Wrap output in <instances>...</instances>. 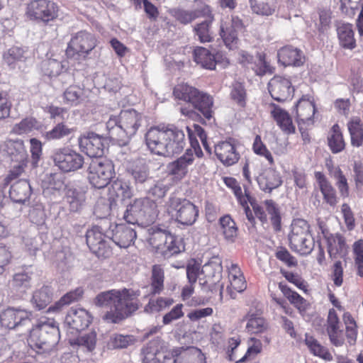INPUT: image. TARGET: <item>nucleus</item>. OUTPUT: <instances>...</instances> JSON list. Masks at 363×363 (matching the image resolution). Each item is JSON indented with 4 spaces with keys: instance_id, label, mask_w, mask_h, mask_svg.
<instances>
[{
    "instance_id": "obj_1",
    "label": "nucleus",
    "mask_w": 363,
    "mask_h": 363,
    "mask_svg": "<svg viewBox=\"0 0 363 363\" xmlns=\"http://www.w3.org/2000/svg\"><path fill=\"white\" fill-rule=\"evenodd\" d=\"M139 294L132 289L109 290L99 294L94 303L108 310L103 320L109 323H119L138 309Z\"/></svg>"
},
{
    "instance_id": "obj_2",
    "label": "nucleus",
    "mask_w": 363,
    "mask_h": 363,
    "mask_svg": "<svg viewBox=\"0 0 363 363\" xmlns=\"http://www.w3.org/2000/svg\"><path fill=\"white\" fill-rule=\"evenodd\" d=\"M173 94L175 98L188 102L192 107L181 108V113L183 115L192 119L199 117L201 121H209L213 118V99L209 94L186 84H177L174 89Z\"/></svg>"
},
{
    "instance_id": "obj_3",
    "label": "nucleus",
    "mask_w": 363,
    "mask_h": 363,
    "mask_svg": "<svg viewBox=\"0 0 363 363\" xmlns=\"http://www.w3.org/2000/svg\"><path fill=\"white\" fill-rule=\"evenodd\" d=\"M60 340V331L54 320L40 321L30 333V346L40 354H49Z\"/></svg>"
},
{
    "instance_id": "obj_4",
    "label": "nucleus",
    "mask_w": 363,
    "mask_h": 363,
    "mask_svg": "<svg viewBox=\"0 0 363 363\" xmlns=\"http://www.w3.org/2000/svg\"><path fill=\"white\" fill-rule=\"evenodd\" d=\"M157 216L156 203L147 197L135 199L127 206L123 219L130 224L154 223Z\"/></svg>"
},
{
    "instance_id": "obj_5",
    "label": "nucleus",
    "mask_w": 363,
    "mask_h": 363,
    "mask_svg": "<svg viewBox=\"0 0 363 363\" xmlns=\"http://www.w3.org/2000/svg\"><path fill=\"white\" fill-rule=\"evenodd\" d=\"M290 247L301 255H309L314 248L315 241L310 230V225L303 219L294 220L289 235Z\"/></svg>"
},
{
    "instance_id": "obj_6",
    "label": "nucleus",
    "mask_w": 363,
    "mask_h": 363,
    "mask_svg": "<svg viewBox=\"0 0 363 363\" xmlns=\"http://www.w3.org/2000/svg\"><path fill=\"white\" fill-rule=\"evenodd\" d=\"M149 244L164 257H169L182 252L184 246L179 239L165 230L156 227L148 229Z\"/></svg>"
},
{
    "instance_id": "obj_7",
    "label": "nucleus",
    "mask_w": 363,
    "mask_h": 363,
    "mask_svg": "<svg viewBox=\"0 0 363 363\" xmlns=\"http://www.w3.org/2000/svg\"><path fill=\"white\" fill-rule=\"evenodd\" d=\"M88 179L90 184L97 189L106 187L115 174L111 161L105 158L92 159L89 164Z\"/></svg>"
},
{
    "instance_id": "obj_8",
    "label": "nucleus",
    "mask_w": 363,
    "mask_h": 363,
    "mask_svg": "<svg viewBox=\"0 0 363 363\" xmlns=\"http://www.w3.org/2000/svg\"><path fill=\"white\" fill-rule=\"evenodd\" d=\"M51 158L55 166L65 173L77 171L85 163L82 155L67 147L54 150Z\"/></svg>"
},
{
    "instance_id": "obj_9",
    "label": "nucleus",
    "mask_w": 363,
    "mask_h": 363,
    "mask_svg": "<svg viewBox=\"0 0 363 363\" xmlns=\"http://www.w3.org/2000/svg\"><path fill=\"white\" fill-rule=\"evenodd\" d=\"M96 46V39L94 35L86 31L77 33L70 40L66 55L74 57L76 54L86 57Z\"/></svg>"
},
{
    "instance_id": "obj_10",
    "label": "nucleus",
    "mask_w": 363,
    "mask_h": 363,
    "mask_svg": "<svg viewBox=\"0 0 363 363\" xmlns=\"http://www.w3.org/2000/svg\"><path fill=\"white\" fill-rule=\"evenodd\" d=\"M169 207L177 211L176 220L184 225H193L199 216L198 208L186 199L170 198Z\"/></svg>"
},
{
    "instance_id": "obj_11",
    "label": "nucleus",
    "mask_w": 363,
    "mask_h": 363,
    "mask_svg": "<svg viewBox=\"0 0 363 363\" xmlns=\"http://www.w3.org/2000/svg\"><path fill=\"white\" fill-rule=\"evenodd\" d=\"M167 126L151 128L145 134L146 145L150 150L158 155L169 157Z\"/></svg>"
},
{
    "instance_id": "obj_12",
    "label": "nucleus",
    "mask_w": 363,
    "mask_h": 363,
    "mask_svg": "<svg viewBox=\"0 0 363 363\" xmlns=\"http://www.w3.org/2000/svg\"><path fill=\"white\" fill-rule=\"evenodd\" d=\"M31 312L20 308H8L0 313V324L7 329L30 326Z\"/></svg>"
},
{
    "instance_id": "obj_13",
    "label": "nucleus",
    "mask_w": 363,
    "mask_h": 363,
    "mask_svg": "<svg viewBox=\"0 0 363 363\" xmlns=\"http://www.w3.org/2000/svg\"><path fill=\"white\" fill-rule=\"evenodd\" d=\"M55 3L48 0H33L27 6V15L30 19L48 22L57 16Z\"/></svg>"
},
{
    "instance_id": "obj_14",
    "label": "nucleus",
    "mask_w": 363,
    "mask_h": 363,
    "mask_svg": "<svg viewBox=\"0 0 363 363\" xmlns=\"http://www.w3.org/2000/svg\"><path fill=\"white\" fill-rule=\"evenodd\" d=\"M144 363H182L180 357L172 359L169 354L163 350L158 340H152L143 349ZM173 356H179L177 350L173 353Z\"/></svg>"
},
{
    "instance_id": "obj_15",
    "label": "nucleus",
    "mask_w": 363,
    "mask_h": 363,
    "mask_svg": "<svg viewBox=\"0 0 363 363\" xmlns=\"http://www.w3.org/2000/svg\"><path fill=\"white\" fill-rule=\"evenodd\" d=\"M107 145L106 138L89 132L79 138V146L90 157L102 158Z\"/></svg>"
},
{
    "instance_id": "obj_16",
    "label": "nucleus",
    "mask_w": 363,
    "mask_h": 363,
    "mask_svg": "<svg viewBox=\"0 0 363 363\" xmlns=\"http://www.w3.org/2000/svg\"><path fill=\"white\" fill-rule=\"evenodd\" d=\"M0 155L14 162L27 161L28 154L22 140H8L0 143Z\"/></svg>"
},
{
    "instance_id": "obj_17",
    "label": "nucleus",
    "mask_w": 363,
    "mask_h": 363,
    "mask_svg": "<svg viewBox=\"0 0 363 363\" xmlns=\"http://www.w3.org/2000/svg\"><path fill=\"white\" fill-rule=\"evenodd\" d=\"M106 238H108L107 234L104 235L101 228L99 226H94L86 233L88 247L98 257H104L110 252Z\"/></svg>"
},
{
    "instance_id": "obj_18",
    "label": "nucleus",
    "mask_w": 363,
    "mask_h": 363,
    "mask_svg": "<svg viewBox=\"0 0 363 363\" xmlns=\"http://www.w3.org/2000/svg\"><path fill=\"white\" fill-rule=\"evenodd\" d=\"M268 88L272 97L279 102L289 99L294 91L291 81L281 76H274L271 79Z\"/></svg>"
},
{
    "instance_id": "obj_19",
    "label": "nucleus",
    "mask_w": 363,
    "mask_h": 363,
    "mask_svg": "<svg viewBox=\"0 0 363 363\" xmlns=\"http://www.w3.org/2000/svg\"><path fill=\"white\" fill-rule=\"evenodd\" d=\"M120 125H121L123 132V143L126 139L134 135L139 127L141 125L143 121L142 115L134 109H128L121 111L120 113Z\"/></svg>"
},
{
    "instance_id": "obj_20",
    "label": "nucleus",
    "mask_w": 363,
    "mask_h": 363,
    "mask_svg": "<svg viewBox=\"0 0 363 363\" xmlns=\"http://www.w3.org/2000/svg\"><path fill=\"white\" fill-rule=\"evenodd\" d=\"M135 230L124 224H118L113 226L107 232V237L120 247H129L136 238Z\"/></svg>"
},
{
    "instance_id": "obj_21",
    "label": "nucleus",
    "mask_w": 363,
    "mask_h": 363,
    "mask_svg": "<svg viewBox=\"0 0 363 363\" xmlns=\"http://www.w3.org/2000/svg\"><path fill=\"white\" fill-rule=\"evenodd\" d=\"M91 317L83 308H71L67 313L65 324L71 330L79 332L86 329L91 323Z\"/></svg>"
},
{
    "instance_id": "obj_22",
    "label": "nucleus",
    "mask_w": 363,
    "mask_h": 363,
    "mask_svg": "<svg viewBox=\"0 0 363 363\" xmlns=\"http://www.w3.org/2000/svg\"><path fill=\"white\" fill-rule=\"evenodd\" d=\"M214 152L217 158L225 166L235 164L240 158L235 144L231 141H223L214 146Z\"/></svg>"
},
{
    "instance_id": "obj_23",
    "label": "nucleus",
    "mask_w": 363,
    "mask_h": 363,
    "mask_svg": "<svg viewBox=\"0 0 363 363\" xmlns=\"http://www.w3.org/2000/svg\"><path fill=\"white\" fill-rule=\"evenodd\" d=\"M315 111V108L313 101L303 99L298 101L296 104V117L301 131L313 125V117Z\"/></svg>"
},
{
    "instance_id": "obj_24",
    "label": "nucleus",
    "mask_w": 363,
    "mask_h": 363,
    "mask_svg": "<svg viewBox=\"0 0 363 363\" xmlns=\"http://www.w3.org/2000/svg\"><path fill=\"white\" fill-rule=\"evenodd\" d=\"M168 153L169 157L179 154L186 144L184 132L182 129L174 125H167Z\"/></svg>"
},
{
    "instance_id": "obj_25",
    "label": "nucleus",
    "mask_w": 363,
    "mask_h": 363,
    "mask_svg": "<svg viewBox=\"0 0 363 363\" xmlns=\"http://www.w3.org/2000/svg\"><path fill=\"white\" fill-rule=\"evenodd\" d=\"M65 199L70 212H79L86 203V191L82 188L69 186L66 188Z\"/></svg>"
},
{
    "instance_id": "obj_26",
    "label": "nucleus",
    "mask_w": 363,
    "mask_h": 363,
    "mask_svg": "<svg viewBox=\"0 0 363 363\" xmlns=\"http://www.w3.org/2000/svg\"><path fill=\"white\" fill-rule=\"evenodd\" d=\"M278 62L284 66L299 67L305 61L301 50L292 46H285L281 48L277 53Z\"/></svg>"
},
{
    "instance_id": "obj_27",
    "label": "nucleus",
    "mask_w": 363,
    "mask_h": 363,
    "mask_svg": "<svg viewBox=\"0 0 363 363\" xmlns=\"http://www.w3.org/2000/svg\"><path fill=\"white\" fill-rule=\"evenodd\" d=\"M328 252L333 259L343 257L346 254V244L343 236L339 233L325 235Z\"/></svg>"
},
{
    "instance_id": "obj_28",
    "label": "nucleus",
    "mask_w": 363,
    "mask_h": 363,
    "mask_svg": "<svg viewBox=\"0 0 363 363\" xmlns=\"http://www.w3.org/2000/svg\"><path fill=\"white\" fill-rule=\"evenodd\" d=\"M45 195L52 194L54 196H60L62 191L69 187L65 184V177L60 173L50 174L43 180Z\"/></svg>"
},
{
    "instance_id": "obj_29",
    "label": "nucleus",
    "mask_w": 363,
    "mask_h": 363,
    "mask_svg": "<svg viewBox=\"0 0 363 363\" xmlns=\"http://www.w3.org/2000/svg\"><path fill=\"white\" fill-rule=\"evenodd\" d=\"M31 194V186L26 179H20L10 187L9 196L16 203H25Z\"/></svg>"
},
{
    "instance_id": "obj_30",
    "label": "nucleus",
    "mask_w": 363,
    "mask_h": 363,
    "mask_svg": "<svg viewBox=\"0 0 363 363\" xmlns=\"http://www.w3.org/2000/svg\"><path fill=\"white\" fill-rule=\"evenodd\" d=\"M194 160L192 154L186 153L177 160L169 164L167 168L169 174L181 179L187 174L189 167L192 164Z\"/></svg>"
},
{
    "instance_id": "obj_31",
    "label": "nucleus",
    "mask_w": 363,
    "mask_h": 363,
    "mask_svg": "<svg viewBox=\"0 0 363 363\" xmlns=\"http://www.w3.org/2000/svg\"><path fill=\"white\" fill-rule=\"evenodd\" d=\"M247 320L245 329L248 333L259 334L266 332L269 328L267 321L259 314L249 311L244 317Z\"/></svg>"
},
{
    "instance_id": "obj_32",
    "label": "nucleus",
    "mask_w": 363,
    "mask_h": 363,
    "mask_svg": "<svg viewBox=\"0 0 363 363\" xmlns=\"http://www.w3.org/2000/svg\"><path fill=\"white\" fill-rule=\"evenodd\" d=\"M315 177L325 202L330 206H336L337 203V197L334 187L322 172H315Z\"/></svg>"
},
{
    "instance_id": "obj_33",
    "label": "nucleus",
    "mask_w": 363,
    "mask_h": 363,
    "mask_svg": "<svg viewBox=\"0 0 363 363\" xmlns=\"http://www.w3.org/2000/svg\"><path fill=\"white\" fill-rule=\"evenodd\" d=\"M213 20V16L210 13L208 15L206 19L197 23L194 27L193 30L194 34L201 43H210L213 40V32L212 30V23Z\"/></svg>"
},
{
    "instance_id": "obj_34",
    "label": "nucleus",
    "mask_w": 363,
    "mask_h": 363,
    "mask_svg": "<svg viewBox=\"0 0 363 363\" xmlns=\"http://www.w3.org/2000/svg\"><path fill=\"white\" fill-rule=\"evenodd\" d=\"M53 290L49 286H43L33 292L30 302L38 310L44 309L52 299Z\"/></svg>"
},
{
    "instance_id": "obj_35",
    "label": "nucleus",
    "mask_w": 363,
    "mask_h": 363,
    "mask_svg": "<svg viewBox=\"0 0 363 363\" xmlns=\"http://www.w3.org/2000/svg\"><path fill=\"white\" fill-rule=\"evenodd\" d=\"M257 182L262 191L270 193L281 185L282 180L277 172L269 170L259 176L257 178Z\"/></svg>"
},
{
    "instance_id": "obj_36",
    "label": "nucleus",
    "mask_w": 363,
    "mask_h": 363,
    "mask_svg": "<svg viewBox=\"0 0 363 363\" xmlns=\"http://www.w3.org/2000/svg\"><path fill=\"white\" fill-rule=\"evenodd\" d=\"M128 171L136 184H144L151 179L149 167L143 160L135 162Z\"/></svg>"
},
{
    "instance_id": "obj_37",
    "label": "nucleus",
    "mask_w": 363,
    "mask_h": 363,
    "mask_svg": "<svg viewBox=\"0 0 363 363\" xmlns=\"http://www.w3.org/2000/svg\"><path fill=\"white\" fill-rule=\"evenodd\" d=\"M194 61L203 68L214 69L216 61L214 54L203 47H197L194 51Z\"/></svg>"
},
{
    "instance_id": "obj_38",
    "label": "nucleus",
    "mask_w": 363,
    "mask_h": 363,
    "mask_svg": "<svg viewBox=\"0 0 363 363\" xmlns=\"http://www.w3.org/2000/svg\"><path fill=\"white\" fill-rule=\"evenodd\" d=\"M272 114L283 131L289 134L295 132V126L289 113L278 106H274Z\"/></svg>"
},
{
    "instance_id": "obj_39",
    "label": "nucleus",
    "mask_w": 363,
    "mask_h": 363,
    "mask_svg": "<svg viewBox=\"0 0 363 363\" xmlns=\"http://www.w3.org/2000/svg\"><path fill=\"white\" fill-rule=\"evenodd\" d=\"M337 31L340 43L343 48L352 49L355 47V40L352 24L342 23L337 27Z\"/></svg>"
},
{
    "instance_id": "obj_40",
    "label": "nucleus",
    "mask_w": 363,
    "mask_h": 363,
    "mask_svg": "<svg viewBox=\"0 0 363 363\" xmlns=\"http://www.w3.org/2000/svg\"><path fill=\"white\" fill-rule=\"evenodd\" d=\"M84 294L82 288L78 287L73 291H70L65 294L53 306L48 309L49 311H60L64 306H68L74 302L78 301Z\"/></svg>"
},
{
    "instance_id": "obj_41",
    "label": "nucleus",
    "mask_w": 363,
    "mask_h": 363,
    "mask_svg": "<svg viewBox=\"0 0 363 363\" xmlns=\"http://www.w3.org/2000/svg\"><path fill=\"white\" fill-rule=\"evenodd\" d=\"M328 145L333 153H338L345 148V143L342 134L337 124H335L328 137Z\"/></svg>"
},
{
    "instance_id": "obj_42",
    "label": "nucleus",
    "mask_w": 363,
    "mask_h": 363,
    "mask_svg": "<svg viewBox=\"0 0 363 363\" xmlns=\"http://www.w3.org/2000/svg\"><path fill=\"white\" fill-rule=\"evenodd\" d=\"M252 11L258 15L272 16L277 9L275 0H249Z\"/></svg>"
},
{
    "instance_id": "obj_43",
    "label": "nucleus",
    "mask_w": 363,
    "mask_h": 363,
    "mask_svg": "<svg viewBox=\"0 0 363 363\" xmlns=\"http://www.w3.org/2000/svg\"><path fill=\"white\" fill-rule=\"evenodd\" d=\"M351 137V144L354 147H360L363 143V124L358 118L352 119L347 123Z\"/></svg>"
},
{
    "instance_id": "obj_44",
    "label": "nucleus",
    "mask_w": 363,
    "mask_h": 363,
    "mask_svg": "<svg viewBox=\"0 0 363 363\" xmlns=\"http://www.w3.org/2000/svg\"><path fill=\"white\" fill-rule=\"evenodd\" d=\"M164 272L160 265L155 264L152 268L151 275V293L152 294H160L164 289Z\"/></svg>"
},
{
    "instance_id": "obj_45",
    "label": "nucleus",
    "mask_w": 363,
    "mask_h": 363,
    "mask_svg": "<svg viewBox=\"0 0 363 363\" xmlns=\"http://www.w3.org/2000/svg\"><path fill=\"white\" fill-rule=\"evenodd\" d=\"M111 191L118 198L124 200L130 199L133 195V189L129 183L122 179H116L113 182L111 186Z\"/></svg>"
},
{
    "instance_id": "obj_46",
    "label": "nucleus",
    "mask_w": 363,
    "mask_h": 363,
    "mask_svg": "<svg viewBox=\"0 0 363 363\" xmlns=\"http://www.w3.org/2000/svg\"><path fill=\"white\" fill-rule=\"evenodd\" d=\"M40 128V122L34 118L28 117L23 119L20 123L15 124L12 128L11 132L16 135H22L33 130H38Z\"/></svg>"
},
{
    "instance_id": "obj_47",
    "label": "nucleus",
    "mask_w": 363,
    "mask_h": 363,
    "mask_svg": "<svg viewBox=\"0 0 363 363\" xmlns=\"http://www.w3.org/2000/svg\"><path fill=\"white\" fill-rule=\"evenodd\" d=\"M306 345L308 347L311 352L315 356H318L325 360H332L333 356L328 350L322 346L315 338L312 336L306 335L305 339Z\"/></svg>"
},
{
    "instance_id": "obj_48",
    "label": "nucleus",
    "mask_w": 363,
    "mask_h": 363,
    "mask_svg": "<svg viewBox=\"0 0 363 363\" xmlns=\"http://www.w3.org/2000/svg\"><path fill=\"white\" fill-rule=\"evenodd\" d=\"M121 118L119 116H111L106 122V129L109 137L114 140L123 143V131L120 125Z\"/></svg>"
},
{
    "instance_id": "obj_49",
    "label": "nucleus",
    "mask_w": 363,
    "mask_h": 363,
    "mask_svg": "<svg viewBox=\"0 0 363 363\" xmlns=\"http://www.w3.org/2000/svg\"><path fill=\"white\" fill-rule=\"evenodd\" d=\"M30 267L26 269V271L16 274L13 279V284L15 287L20 289H28L31 286L32 280L36 277Z\"/></svg>"
},
{
    "instance_id": "obj_50",
    "label": "nucleus",
    "mask_w": 363,
    "mask_h": 363,
    "mask_svg": "<svg viewBox=\"0 0 363 363\" xmlns=\"http://www.w3.org/2000/svg\"><path fill=\"white\" fill-rule=\"evenodd\" d=\"M220 224L225 238L233 241L238 235V228L235 222L230 216L226 215L220 218Z\"/></svg>"
},
{
    "instance_id": "obj_51",
    "label": "nucleus",
    "mask_w": 363,
    "mask_h": 363,
    "mask_svg": "<svg viewBox=\"0 0 363 363\" xmlns=\"http://www.w3.org/2000/svg\"><path fill=\"white\" fill-rule=\"evenodd\" d=\"M26 53L24 49L14 46L4 54V60L8 65L13 66L16 62L23 61L26 58Z\"/></svg>"
},
{
    "instance_id": "obj_52",
    "label": "nucleus",
    "mask_w": 363,
    "mask_h": 363,
    "mask_svg": "<svg viewBox=\"0 0 363 363\" xmlns=\"http://www.w3.org/2000/svg\"><path fill=\"white\" fill-rule=\"evenodd\" d=\"M174 303L171 298L160 297L157 299H150L145 307V311L150 313L159 312L170 306Z\"/></svg>"
},
{
    "instance_id": "obj_53",
    "label": "nucleus",
    "mask_w": 363,
    "mask_h": 363,
    "mask_svg": "<svg viewBox=\"0 0 363 363\" xmlns=\"http://www.w3.org/2000/svg\"><path fill=\"white\" fill-rule=\"evenodd\" d=\"M264 205L267 213L270 215V220L275 230H279L281 228V217L277 204L272 200H266Z\"/></svg>"
},
{
    "instance_id": "obj_54",
    "label": "nucleus",
    "mask_w": 363,
    "mask_h": 363,
    "mask_svg": "<svg viewBox=\"0 0 363 363\" xmlns=\"http://www.w3.org/2000/svg\"><path fill=\"white\" fill-rule=\"evenodd\" d=\"M83 90L77 86H70L64 92L65 101L72 106H76L80 103Z\"/></svg>"
},
{
    "instance_id": "obj_55",
    "label": "nucleus",
    "mask_w": 363,
    "mask_h": 363,
    "mask_svg": "<svg viewBox=\"0 0 363 363\" xmlns=\"http://www.w3.org/2000/svg\"><path fill=\"white\" fill-rule=\"evenodd\" d=\"M231 99L240 107H245L246 105V90L242 84L235 82L233 85L230 92Z\"/></svg>"
},
{
    "instance_id": "obj_56",
    "label": "nucleus",
    "mask_w": 363,
    "mask_h": 363,
    "mask_svg": "<svg viewBox=\"0 0 363 363\" xmlns=\"http://www.w3.org/2000/svg\"><path fill=\"white\" fill-rule=\"evenodd\" d=\"M238 30L231 26L230 23H221L220 36L227 46L238 40Z\"/></svg>"
},
{
    "instance_id": "obj_57",
    "label": "nucleus",
    "mask_w": 363,
    "mask_h": 363,
    "mask_svg": "<svg viewBox=\"0 0 363 363\" xmlns=\"http://www.w3.org/2000/svg\"><path fill=\"white\" fill-rule=\"evenodd\" d=\"M201 12L199 10L177 9L174 11V17L182 24H188L200 16Z\"/></svg>"
},
{
    "instance_id": "obj_58",
    "label": "nucleus",
    "mask_w": 363,
    "mask_h": 363,
    "mask_svg": "<svg viewBox=\"0 0 363 363\" xmlns=\"http://www.w3.org/2000/svg\"><path fill=\"white\" fill-rule=\"evenodd\" d=\"M72 131L67 125L63 123H58L51 130L45 134L48 140L60 139L65 136L69 135Z\"/></svg>"
},
{
    "instance_id": "obj_59",
    "label": "nucleus",
    "mask_w": 363,
    "mask_h": 363,
    "mask_svg": "<svg viewBox=\"0 0 363 363\" xmlns=\"http://www.w3.org/2000/svg\"><path fill=\"white\" fill-rule=\"evenodd\" d=\"M111 340L113 347L117 349L125 348L133 345L135 340L132 335H123L121 334L113 335Z\"/></svg>"
},
{
    "instance_id": "obj_60",
    "label": "nucleus",
    "mask_w": 363,
    "mask_h": 363,
    "mask_svg": "<svg viewBox=\"0 0 363 363\" xmlns=\"http://www.w3.org/2000/svg\"><path fill=\"white\" fill-rule=\"evenodd\" d=\"M334 177L337 180L336 186L339 189L340 195L342 197H347L349 196V187L347 179L340 168L334 172Z\"/></svg>"
},
{
    "instance_id": "obj_61",
    "label": "nucleus",
    "mask_w": 363,
    "mask_h": 363,
    "mask_svg": "<svg viewBox=\"0 0 363 363\" xmlns=\"http://www.w3.org/2000/svg\"><path fill=\"white\" fill-rule=\"evenodd\" d=\"M257 62L256 73L257 75L263 76L267 73L272 74L274 72V68L267 62L265 55L263 53H257Z\"/></svg>"
},
{
    "instance_id": "obj_62",
    "label": "nucleus",
    "mask_w": 363,
    "mask_h": 363,
    "mask_svg": "<svg viewBox=\"0 0 363 363\" xmlns=\"http://www.w3.org/2000/svg\"><path fill=\"white\" fill-rule=\"evenodd\" d=\"M16 165L9 171V174L5 177L4 180V185H9L14 179H16L20 177L24 172V167L26 166V162H16Z\"/></svg>"
},
{
    "instance_id": "obj_63",
    "label": "nucleus",
    "mask_w": 363,
    "mask_h": 363,
    "mask_svg": "<svg viewBox=\"0 0 363 363\" xmlns=\"http://www.w3.org/2000/svg\"><path fill=\"white\" fill-rule=\"evenodd\" d=\"M275 255L279 260L284 262L289 267H296L298 264L296 259L286 248H279L276 252Z\"/></svg>"
},
{
    "instance_id": "obj_64",
    "label": "nucleus",
    "mask_w": 363,
    "mask_h": 363,
    "mask_svg": "<svg viewBox=\"0 0 363 363\" xmlns=\"http://www.w3.org/2000/svg\"><path fill=\"white\" fill-rule=\"evenodd\" d=\"M182 303L176 305L169 313H166L162 318L164 325H169L174 320H178L184 315Z\"/></svg>"
}]
</instances>
